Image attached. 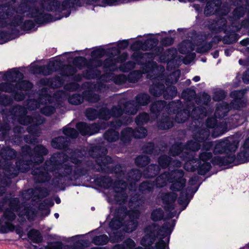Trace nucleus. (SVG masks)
Wrapping results in <instances>:
<instances>
[{
	"mask_svg": "<svg viewBox=\"0 0 249 249\" xmlns=\"http://www.w3.org/2000/svg\"><path fill=\"white\" fill-rule=\"evenodd\" d=\"M154 184L148 182H144L140 185L139 190L142 192L151 191L154 187Z\"/></svg>",
	"mask_w": 249,
	"mask_h": 249,
	"instance_id": "37",
	"label": "nucleus"
},
{
	"mask_svg": "<svg viewBox=\"0 0 249 249\" xmlns=\"http://www.w3.org/2000/svg\"><path fill=\"white\" fill-rule=\"evenodd\" d=\"M195 95V92L194 90L190 89H187L184 90L181 94L182 97L187 100H191L192 98Z\"/></svg>",
	"mask_w": 249,
	"mask_h": 249,
	"instance_id": "38",
	"label": "nucleus"
},
{
	"mask_svg": "<svg viewBox=\"0 0 249 249\" xmlns=\"http://www.w3.org/2000/svg\"><path fill=\"white\" fill-rule=\"evenodd\" d=\"M244 14L242 8H236L233 12V17L235 18H238Z\"/></svg>",
	"mask_w": 249,
	"mask_h": 249,
	"instance_id": "46",
	"label": "nucleus"
},
{
	"mask_svg": "<svg viewBox=\"0 0 249 249\" xmlns=\"http://www.w3.org/2000/svg\"><path fill=\"white\" fill-rule=\"evenodd\" d=\"M231 52H232V50L231 49H226L225 50V54L226 56L230 55Z\"/></svg>",
	"mask_w": 249,
	"mask_h": 249,
	"instance_id": "60",
	"label": "nucleus"
},
{
	"mask_svg": "<svg viewBox=\"0 0 249 249\" xmlns=\"http://www.w3.org/2000/svg\"><path fill=\"white\" fill-rule=\"evenodd\" d=\"M68 69H69L70 70H71V71L70 72V74L69 75H72L76 72L75 69L71 67H68Z\"/></svg>",
	"mask_w": 249,
	"mask_h": 249,
	"instance_id": "63",
	"label": "nucleus"
},
{
	"mask_svg": "<svg viewBox=\"0 0 249 249\" xmlns=\"http://www.w3.org/2000/svg\"><path fill=\"white\" fill-rule=\"evenodd\" d=\"M112 180L109 178H104L103 179V184L102 186L105 188H109L112 185Z\"/></svg>",
	"mask_w": 249,
	"mask_h": 249,
	"instance_id": "45",
	"label": "nucleus"
},
{
	"mask_svg": "<svg viewBox=\"0 0 249 249\" xmlns=\"http://www.w3.org/2000/svg\"><path fill=\"white\" fill-rule=\"evenodd\" d=\"M30 10L32 11V13L27 14L29 17L32 18L38 17L40 15V12L37 11L36 9H31Z\"/></svg>",
	"mask_w": 249,
	"mask_h": 249,
	"instance_id": "50",
	"label": "nucleus"
},
{
	"mask_svg": "<svg viewBox=\"0 0 249 249\" xmlns=\"http://www.w3.org/2000/svg\"><path fill=\"white\" fill-rule=\"evenodd\" d=\"M159 171V167L157 165H151L144 172L146 178H152L157 175Z\"/></svg>",
	"mask_w": 249,
	"mask_h": 249,
	"instance_id": "21",
	"label": "nucleus"
},
{
	"mask_svg": "<svg viewBox=\"0 0 249 249\" xmlns=\"http://www.w3.org/2000/svg\"><path fill=\"white\" fill-rule=\"evenodd\" d=\"M29 238L35 243H39L42 240V237L38 231L32 230L28 232Z\"/></svg>",
	"mask_w": 249,
	"mask_h": 249,
	"instance_id": "23",
	"label": "nucleus"
},
{
	"mask_svg": "<svg viewBox=\"0 0 249 249\" xmlns=\"http://www.w3.org/2000/svg\"><path fill=\"white\" fill-rule=\"evenodd\" d=\"M105 54V50L101 48H98L91 52V55L92 57H101Z\"/></svg>",
	"mask_w": 249,
	"mask_h": 249,
	"instance_id": "41",
	"label": "nucleus"
},
{
	"mask_svg": "<svg viewBox=\"0 0 249 249\" xmlns=\"http://www.w3.org/2000/svg\"><path fill=\"white\" fill-rule=\"evenodd\" d=\"M108 238L106 235L98 236L92 239V242L97 245H105L108 243Z\"/></svg>",
	"mask_w": 249,
	"mask_h": 249,
	"instance_id": "25",
	"label": "nucleus"
},
{
	"mask_svg": "<svg viewBox=\"0 0 249 249\" xmlns=\"http://www.w3.org/2000/svg\"><path fill=\"white\" fill-rule=\"evenodd\" d=\"M22 74L16 69L8 71L3 74L2 79L6 81H17L22 78Z\"/></svg>",
	"mask_w": 249,
	"mask_h": 249,
	"instance_id": "18",
	"label": "nucleus"
},
{
	"mask_svg": "<svg viewBox=\"0 0 249 249\" xmlns=\"http://www.w3.org/2000/svg\"><path fill=\"white\" fill-rule=\"evenodd\" d=\"M157 230L158 228L154 225L147 228L145 231L146 234L142 239L141 244L146 247L151 245L154 241L155 233Z\"/></svg>",
	"mask_w": 249,
	"mask_h": 249,
	"instance_id": "13",
	"label": "nucleus"
},
{
	"mask_svg": "<svg viewBox=\"0 0 249 249\" xmlns=\"http://www.w3.org/2000/svg\"><path fill=\"white\" fill-rule=\"evenodd\" d=\"M62 157V155L55 154L53 157L51 158V161H47L46 162V169L45 170H47V173L46 174L44 173L40 174V177H45V178H43L41 179V182H45L46 181H48L50 179L51 177V175L50 174L51 173H53V175L55 176V177H57V162L58 161V160L56 161H54V159L56 158H60ZM61 169L59 168V170Z\"/></svg>",
	"mask_w": 249,
	"mask_h": 249,
	"instance_id": "10",
	"label": "nucleus"
},
{
	"mask_svg": "<svg viewBox=\"0 0 249 249\" xmlns=\"http://www.w3.org/2000/svg\"><path fill=\"white\" fill-rule=\"evenodd\" d=\"M216 120L215 118H212L208 119L206 122L207 126L209 128H214L216 124Z\"/></svg>",
	"mask_w": 249,
	"mask_h": 249,
	"instance_id": "48",
	"label": "nucleus"
},
{
	"mask_svg": "<svg viewBox=\"0 0 249 249\" xmlns=\"http://www.w3.org/2000/svg\"><path fill=\"white\" fill-rule=\"evenodd\" d=\"M83 101V97L79 94H74L69 99L70 103L75 105L81 104Z\"/></svg>",
	"mask_w": 249,
	"mask_h": 249,
	"instance_id": "29",
	"label": "nucleus"
},
{
	"mask_svg": "<svg viewBox=\"0 0 249 249\" xmlns=\"http://www.w3.org/2000/svg\"><path fill=\"white\" fill-rule=\"evenodd\" d=\"M158 71L162 72L164 71V67L161 66H158L156 67H153L150 71H145L148 73V77L150 79H154L155 83L150 87V92L155 96H158L160 95L163 94L164 98L165 99H172L175 97L177 93L176 88L174 86L169 85L170 82L166 81V85L167 86L166 89L164 90L165 86L162 84L164 82V79H162L163 75L160 74L157 76L153 77L150 73H156ZM180 71H174L170 77L172 78L175 77V79L173 80L170 83L174 84L176 83L179 79Z\"/></svg>",
	"mask_w": 249,
	"mask_h": 249,
	"instance_id": "3",
	"label": "nucleus"
},
{
	"mask_svg": "<svg viewBox=\"0 0 249 249\" xmlns=\"http://www.w3.org/2000/svg\"><path fill=\"white\" fill-rule=\"evenodd\" d=\"M177 195L174 193H171L169 194H166L162 196V199L163 202L167 204H171L174 202L176 198Z\"/></svg>",
	"mask_w": 249,
	"mask_h": 249,
	"instance_id": "27",
	"label": "nucleus"
},
{
	"mask_svg": "<svg viewBox=\"0 0 249 249\" xmlns=\"http://www.w3.org/2000/svg\"><path fill=\"white\" fill-rule=\"evenodd\" d=\"M159 164L162 168H165L169 165L173 164L174 166L176 165L177 167H180L181 166V162L179 161H174L171 163L170 158L166 156H162L159 159Z\"/></svg>",
	"mask_w": 249,
	"mask_h": 249,
	"instance_id": "19",
	"label": "nucleus"
},
{
	"mask_svg": "<svg viewBox=\"0 0 249 249\" xmlns=\"http://www.w3.org/2000/svg\"><path fill=\"white\" fill-rule=\"evenodd\" d=\"M65 140L63 137H59L53 139L52 142V145L55 148L61 149L64 146Z\"/></svg>",
	"mask_w": 249,
	"mask_h": 249,
	"instance_id": "26",
	"label": "nucleus"
},
{
	"mask_svg": "<svg viewBox=\"0 0 249 249\" xmlns=\"http://www.w3.org/2000/svg\"><path fill=\"white\" fill-rule=\"evenodd\" d=\"M149 162V158L146 156H139L135 160V163L139 166H144L147 164Z\"/></svg>",
	"mask_w": 249,
	"mask_h": 249,
	"instance_id": "32",
	"label": "nucleus"
},
{
	"mask_svg": "<svg viewBox=\"0 0 249 249\" xmlns=\"http://www.w3.org/2000/svg\"><path fill=\"white\" fill-rule=\"evenodd\" d=\"M212 45L211 43L205 44L202 47L197 49V52L199 53H204L208 52L212 48Z\"/></svg>",
	"mask_w": 249,
	"mask_h": 249,
	"instance_id": "44",
	"label": "nucleus"
},
{
	"mask_svg": "<svg viewBox=\"0 0 249 249\" xmlns=\"http://www.w3.org/2000/svg\"><path fill=\"white\" fill-rule=\"evenodd\" d=\"M213 56L214 58H217L218 56H219V53L218 51H215L214 52H213Z\"/></svg>",
	"mask_w": 249,
	"mask_h": 249,
	"instance_id": "64",
	"label": "nucleus"
},
{
	"mask_svg": "<svg viewBox=\"0 0 249 249\" xmlns=\"http://www.w3.org/2000/svg\"><path fill=\"white\" fill-rule=\"evenodd\" d=\"M20 85L24 86L23 88L25 90L31 89L32 87V84L30 82L27 81H22L20 83Z\"/></svg>",
	"mask_w": 249,
	"mask_h": 249,
	"instance_id": "51",
	"label": "nucleus"
},
{
	"mask_svg": "<svg viewBox=\"0 0 249 249\" xmlns=\"http://www.w3.org/2000/svg\"><path fill=\"white\" fill-rule=\"evenodd\" d=\"M194 49L192 47L191 42L188 41L182 42L179 47V51L181 53H187L193 51Z\"/></svg>",
	"mask_w": 249,
	"mask_h": 249,
	"instance_id": "22",
	"label": "nucleus"
},
{
	"mask_svg": "<svg viewBox=\"0 0 249 249\" xmlns=\"http://www.w3.org/2000/svg\"><path fill=\"white\" fill-rule=\"evenodd\" d=\"M101 158L102 160H104V162H103V164H105V165L106 164V161H108L111 160V158L110 157H107V156L101 157Z\"/></svg>",
	"mask_w": 249,
	"mask_h": 249,
	"instance_id": "57",
	"label": "nucleus"
},
{
	"mask_svg": "<svg viewBox=\"0 0 249 249\" xmlns=\"http://www.w3.org/2000/svg\"><path fill=\"white\" fill-rule=\"evenodd\" d=\"M173 40L171 38H167L162 41V43L166 45H169L172 44Z\"/></svg>",
	"mask_w": 249,
	"mask_h": 249,
	"instance_id": "55",
	"label": "nucleus"
},
{
	"mask_svg": "<svg viewBox=\"0 0 249 249\" xmlns=\"http://www.w3.org/2000/svg\"><path fill=\"white\" fill-rule=\"evenodd\" d=\"M104 137L108 142L115 141L119 138V133L114 130H109L105 133Z\"/></svg>",
	"mask_w": 249,
	"mask_h": 249,
	"instance_id": "24",
	"label": "nucleus"
},
{
	"mask_svg": "<svg viewBox=\"0 0 249 249\" xmlns=\"http://www.w3.org/2000/svg\"><path fill=\"white\" fill-rule=\"evenodd\" d=\"M237 146V142H231L229 139H225L217 142L214 151L215 153H226L227 155L226 157L218 158L219 163L225 165L231 163L236 164L249 161V138L244 143V151L238 154L236 158L232 153L235 152Z\"/></svg>",
	"mask_w": 249,
	"mask_h": 249,
	"instance_id": "2",
	"label": "nucleus"
},
{
	"mask_svg": "<svg viewBox=\"0 0 249 249\" xmlns=\"http://www.w3.org/2000/svg\"><path fill=\"white\" fill-rule=\"evenodd\" d=\"M183 172L181 170H175L171 174L165 173L161 175L156 179V185L161 187L168 182L172 183L171 189L174 191H179L185 185L186 181L183 178Z\"/></svg>",
	"mask_w": 249,
	"mask_h": 249,
	"instance_id": "5",
	"label": "nucleus"
},
{
	"mask_svg": "<svg viewBox=\"0 0 249 249\" xmlns=\"http://www.w3.org/2000/svg\"><path fill=\"white\" fill-rule=\"evenodd\" d=\"M137 111V110L135 108H133V109L131 111H128V113L129 114H131V115H132V114H135V113H136Z\"/></svg>",
	"mask_w": 249,
	"mask_h": 249,
	"instance_id": "62",
	"label": "nucleus"
},
{
	"mask_svg": "<svg viewBox=\"0 0 249 249\" xmlns=\"http://www.w3.org/2000/svg\"><path fill=\"white\" fill-rule=\"evenodd\" d=\"M158 42V40L155 38H149L143 43L142 41H136L131 45V49L133 50H147L151 49L154 46H156Z\"/></svg>",
	"mask_w": 249,
	"mask_h": 249,
	"instance_id": "14",
	"label": "nucleus"
},
{
	"mask_svg": "<svg viewBox=\"0 0 249 249\" xmlns=\"http://www.w3.org/2000/svg\"><path fill=\"white\" fill-rule=\"evenodd\" d=\"M45 69H48V67H44L43 68H40V72H41L44 75L49 74L51 73L50 71H43V70H44Z\"/></svg>",
	"mask_w": 249,
	"mask_h": 249,
	"instance_id": "58",
	"label": "nucleus"
},
{
	"mask_svg": "<svg viewBox=\"0 0 249 249\" xmlns=\"http://www.w3.org/2000/svg\"><path fill=\"white\" fill-rule=\"evenodd\" d=\"M163 215V213L162 210L160 209H158L152 212L151 213V218L154 221H159L162 219Z\"/></svg>",
	"mask_w": 249,
	"mask_h": 249,
	"instance_id": "31",
	"label": "nucleus"
},
{
	"mask_svg": "<svg viewBox=\"0 0 249 249\" xmlns=\"http://www.w3.org/2000/svg\"><path fill=\"white\" fill-rule=\"evenodd\" d=\"M202 98L204 100L203 103L204 104H207L210 101V96L206 94L203 93L202 95Z\"/></svg>",
	"mask_w": 249,
	"mask_h": 249,
	"instance_id": "54",
	"label": "nucleus"
},
{
	"mask_svg": "<svg viewBox=\"0 0 249 249\" xmlns=\"http://www.w3.org/2000/svg\"><path fill=\"white\" fill-rule=\"evenodd\" d=\"M225 97V93L223 91H219L215 93L213 99L215 101H219Z\"/></svg>",
	"mask_w": 249,
	"mask_h": 249,
	"instance_id": "47",
	"label": "nucleus"
},
{
	"mask_svg": "<svg viewBox=\"0 0 249 249\" xmlns=\"http://www.w3.org/2000/svg\"><path fill=\"white\" fill-rule=\"evenodd\" d=\"M115 184L113 191L107 196V200L110 203L121 204L124 201L126 197L124 190L127 184L122 180L116 182Z\"/></svg>",
	"mask_w": 249,
	"mask_h": 249,
	"instance_id": "7",
	"label": "nucleus"
},
{
	"mask_svg": "<svg viewBox=\"0 0 249 249\" xmlns=\"http://www.w3.org/2000/svg\"><path fill=\"white\" fill-rule=\"evenodd\" d=\"M189 117V114L186 111L178 112L176 117V121L178 123H183Z\"/></svg>",
	"mask_w": 249,
	"mask_h": 249,
	"instance_id": "30",
	"label": "nucleus"
},
{
	"mask_svg": "<svg viewBox=\"0 0 249 249\" xmlns=\"http://www.w3.org/2000/svg\"><path fill=\"white\" fill-rule=\"evenodd\" d=\"M190 199L186 193L182 192L181 195L178 198V202L179 205L183 206L182 210H184L189 204Z\"/></svg>",
	"mask_w": 249,
	"mask_h": 249,
	"instance_id": "28",
	"label": "nucleus"
},
{
	"mask_svg": "<svg viewBox=\"0 0 249 249\" xmlns=\"http://www.w3.org/2000/svg\"><path fill=\"white\" fill-rule=\"evenodd\" d=\"M149 121V116L147 114L143 113L140 114L136 120V123L138 125L145 123Z\"/></svg>",
	"mask_w": 249,
	"mask_h": 249,
	"instance_id": "35",
	"label": "nucleus"
},
{
	"mask_svg": "<svg viewBox=\"0 0 249 249\" xmlns=\"http://www.w3.org/2000/svg\"><path fill=\"white\" fill-rule=\"evenodd\" d=\"M139 213L138 208L129 210L124 216L123 220L125 222L123 225L117 217L112 219L109 223V227L112 231V234H109L111 242H118L121 240L122 235L120 231L122 230L127 232L135 230L137 226L136 219L138 218Z\"/></svg>",
	"mask_w": 249,
	"mask_h": 249,
	"instance_id": "4",
	"label": "nucleus"
},
{
	"mask_svg": "<svg viewBox=\"0 0 249 249\" xmlns=\"http://www.w3.org/2000/svg\"><path fill=\"white\" fill-rule=\"evenodd\" d=\"M63 131L65 135L72 138L76 137L78 135L77 132L74 128L65 127L63 128Z\"/></svg>",
	"mask_w": 249,
	"mask_h": 249,
	"instance_id": "34",
	"label": "nucleus"
},
{
	"mask_svg": "<svg viewBox=\"0 0 249 249\" xmlns=\"http://www.w3.org/2000/svg\"><path fill=\"white\" fill-rule=\"evenodd\" d=\"M231 107L235 108L233 105V103H232V105H228L227 103L224 102L220 103L216 107L215 112V117L220 118L225 116Z\"/></svg>",
	"mask_w": 249,
	"mask_h": 249,
	"instance_id": "17",
	"label": "nucleus"
},
{
	"mask_svg": "<svg viewBox=\"0 0 249 249\" xmlns=\"http://www.w3.org/2000/svg\"><path fill=\"white\" fill-rule=\"evenodd\" d=\"M35 150L36 151L39 152V156L38 157V160L39 162H42L43 160L42 156L47 154V150L42 145L37 146L36 147Z\"/></svg>",
	"mask_w": 249,
	"mask_h": 249,
	"instance_id": "36",
	"label": "nucleus"
},
{
	"mask_svg": "<svg viewBox=\"0 0 249 249\" xmlns=\"http://www.w3.org/2000/svg\"><path fill=\"white\" fill-rule=\"evenodd\" d=\"M146 130L143 127H139L135 131L131 128H127L122 132L121 140L124 142L129 140L132 136L136 138H142L146 135Z\"/></svg>",
	"mask_w": 249,
	"mask_h": 249,
	"instance_id": "11",
	"label": "nucleus"
},
{
	"mask_svg": "<svg viewBox=\"0 0 249 249\" xmlns=\"http://www.w3.org/2000/svg\"><path fill=\"white\" fill-rule=\"evenodd\" d=\"M239 94H242V92L241 91H234L231 92V96L236 99Z\"/></svg>",
	"mask_w": 249,
	"mask_h": 249,
	"instance_id": "56",
	"label": "nucleus"
},
{
	"mask_svg": "<svg viewBox=\"0 0 249 249\" xmlns=\"http://www.w3.org/2000/svg\"><path fill=\"white\" fill-rule=\"evenodd\" d=\"M242 79L244 83H249V70L244 73Z\"/></svg>",
	"mask_w": 249,
	"mask_h": 249,
	"instance_id": "52",
	"label": "nucleus"
},
{
	"mask_svg": "<svg viewBox=\"0 0 249 249\" xmlns=\"http://www.w3.org/2000/svg\"><path fill=\"white\" fill-rule=\"evenodd\" d=\"M221 4L220 0H212L209 1L205 8L204 13L207 15L217 13Z\"/></svg>",
	"mask_w": 249,
	"mask_h": 249,
	"instance_id": "16",
	"label": "nucleus"
},
{
	"mask_svg": "<svg viewBox=\"0 0 249 249\" xmlns=\"http://www.w3.org/2000/svg\"><path fill=\"white\" fill-rule=\"evenodd\" d=\"M173 225L171 226L169 223H166L163 227L157 232V237L159 239V241H163L162 239L167 237V243L169 240V236L171 233L174 225V222H172Z\"/></svg>",
	"mask_w": 249,
	"mask_h": 249,
	"instance_id": "15",
	"label": "nucleus"
},
{
	"mask_svg": "<svg viewBox=\"0 0 249 249\" xmlns=\"http://www.w3.org/2000/svg\"><path fill=\"white\" fill-rule=\"evenodd\" d=\"M53 205V203H52L51 202H50V203L48 204V206H47V208L45 209V211H46V214L45 215L46 216L49 215V214L50 213V210L48 208V207L52 206Z\"/></svg>",
	"mask_w": 249,
	"mask_h": 249,
	"instance_id": "59",
	"label": "nucleus"
},
{
	"mask_svg": "<svg viewBox=\"0 0 249 249\" xmlns=\"http://www.w3.org/2000/svg\"><path fill=\"white\" fill-rule=\"evenodd\" d=\"M149 96L145 94H140L137 98L138 103L142 106L147 105L149 102Z\"/></svg>",
	"mask_w": 249,
	"mask_h": 249,
	"instance_id": "33",
	"label": "nucleus"
},
{
	"mask_svg": "<svg viewBox=\"0 0 249 249\" xmlns=\"http://www.w3.org/2000/svg\"><path fill=\"white\" fill-rule=\"evenodd\" d=\"M123 114L122 110L117 107H113L111 112L106 108H104L99 114L97 113L96 110L92 108L88 109L86 111V115L89 120H93L97 117L104 120H107L112 115L117 117L121 115H123Z\"/></svg>",
	"mask_w": 249,
	"mask_h": 249,
	"instance_id": "8",
	"label": "nucleus"
},
{
	"mask_svg": "<svg viewBox=\"0 0 249 249\" xmlns=\"http://www.w3.org/2000/svg\"><path fill=\"white\" fill-rule=\"evenodd\" d=\"M54 111V108L52 106H46L43 108H41V112L45 115H50Z\"/></svg>",
	"mask_w": 249,
	"mask_h": 249,
	"instance_id": "42",
	"label": "nucleus"
},
{
	"mask_svg": "<svg viewBox=\"0 0 249 249\" xmlns=\"http://www.w3.org/2000/svg\"><path fill=\"white\" fill-rule=\"evenodd\" d=\"M77 129L79 131L82 135H91L97 133L100 127L97 124H93L89 125L84 123H79L76 125Z\"/></svg>",
	"mask_w": 249,
	"mask_h": 249,
	"instance_id": "12",
	"label": "nucleus"
},
{
	"mask_svg": "<svg viewBox=\"0 0 249 249\" xmlns=\"http://www.w3.org/2000/svg\"><path fill=\"white\" fill-rule=\"evenodd\" d=\"M164 102L158 101L157 103L153 104L151 107V111L153 114H156V111L159 112L160 109L161 107H163Z\"/></svg>",
	"mask_w": 249,
	"mask_h": 249,
	"instance_id": "39",
	"label": "nucleus"
},
{
	"mask_svg": "<svg viewBox=\"0 0 249 249\" xmlns=\"http://www.w3.org/2000/svg\"><path fill=\"white\" fill-rule=\"evenodd\" d=\"M60 168V170H57V174H60V172H61L63 170L64 171L65 173H63V175H61V177L65 176L67 174H68L71 173V169L70 167H68L66 168H64L63 166H60L59 164H57V169Z\"/></svg>",
	"mask_w": 249,
	"mask_h": 249,
	"instance_id": "43",
	"label": "nucleus"
},
{
	"mask_svg": "<svg viewBox=\"0 0 249 249\" xmlns=\"http://www.w3.org/2000/svg\"><path fill=\"white\" fill-rule=\"evenodd\" d=\"M125 80L126 77L124 75H119L116 77L115 82L118 84H122Z\"/></svg>",
	"mask_w": 249,
	"mask_h": 249,
	"instance_id": "49",
	"label": "nucleus"
},
{
	"mask_svg": "<svg viewBox=\"0 0 249 249\" xmlns=\"http://www.w3.org/2000/svg\"><path fill=\"white\" fill-rule=\"evenodd\" d=\"M14 210L12 211L11 209L6 210L4 213L3 221V222L0 220V232L2 233H7L9 231H15L17 234H18L20 237L23 235V231L20 228H15L12 224L10 223V221L13 220L15 217V214L14 213Z\"/></svg>",
	"mask_w": 249,
	"mask_h": 249,
	"instance_id": "9",
	"label": "nucleus"
},
{
	"mask_svg": "<svg viewBox=\"0 0 249 249\" xmlns=\"http://www.w3.org/2000/svg\"><path fill=\"white\" fill-rule=\"evenodd\" d=\"M128 122V120H127L126 121H124L123 123H117L116 124H113V126H114L115 128H116L117 127H119L121 126V125L122 124H127Z\"/></svg>",
	"mask_w": 249,
	"mask_h": 249,
	"instance_id": "61",
	"label": "nucleus"
},
{
	"mask_svg": "<svg viewBox=\"0 0 249 249\" xmlns=\"http://www.w3.org/2000/svg\"><path fill=\"white\" fill-rule=\"evenodd\" d=\"M200 131L199 133V137L197 135L195 136L193 140L189 141L187 145V147L190 148H193V150H198L200 146L202 144L203 147L201 149V151L211 152L212 151V143L211 142L207 141V138L209 136L210 132L207 131Z\"/></svg>",
	"mask_w": 249,
	"mask_h": 249,
	"instance_id": "6",
	"label": "nucleus"
},
{
	"mask_svg": "<svg viewBox=\"0 0 249 249\" xmlns=\"http://www.w3.org/2000/svg\"><path fill=\"white\" fill-rule=\"evenodd\" d=\"M172 126V122L168 118L164 119L162 124L159 125V127L161 129H168Z\"/></svg>",
	"mask_w": 249,
	"mask_h": 249,
	"instance_id": "40",
	"label": "nucleus"
},
{
	"mask_svg": "<svg viewBox=\"0 0 249 249\" xmlns=\"http://www.w3.org/2000/svg\"><path fill=\"white\" fill-rule=\"evenodd\" d=\"M128 45V41L124 40L118 43L117 47H113L108 50V53H110L112 55L118 54L120 53V50L126 48Z\"/></svg>",
	"mask_w": 249,
	"mask_h": 249,
	"instance_id": "20",
	"label": "nucleus"
},
{
	"mask_svg": "<svg viewBox=\"0 0 249 249\" xmlns=\"http://www.w3.org/2000/svg\"><path fill=\"white\" fill-rule=\"evenodd\" d=\"M182 145H173L170 149V154L173 156L180 155V157L186 160L184 164V168L188 171L197 170L200 175H204L208 172L211 168V164L208 161L212 157V153L211 152H201L199 156V160H196L194 159V154L197 150H193L185 146L182 149Z\"/></svg>",
	"mask_w": 249,
	"mask_h": 249,
	"instance_id": "1",
	"label": "nucleus"
},
{
	"mask_svg": "<svg viewBox=\"0 0 249 249\" xmlns=\"http://www.w3.org/2000/svg\"><path fill=\"white\" fill-rule=\"evenodd\" d=\"M99 97L97 94H94L88 98V100L91 102H95L98 101Z\"/></svg>",
	"mask_w": 249,
	"mask_h": 249,
	"instance_id": "53",
	"label": "nucleus"
}]
</instances>
